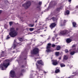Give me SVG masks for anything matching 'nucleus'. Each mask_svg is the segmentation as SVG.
I'll list each match as a JSON object with an SVG mask.
<instances>
[{
	"mask_svg": "<svg viewBox=\"0 0 78 78\" xmlns=\"http://www.w3.org/2000/svg\"><path fill=\"white\" fill-rule=\"evenodd\" d=\"M55 39L56 38V37H57V35H55Z\"/></svg>",
	"mask_w": 78,
	"mask_h": 78,
	"instance_id": "nucleus-44",
	"label": "nucleus"
},
{
	"mask_svg": "<svg viewBox=\"0 0 78 78\" xmlns=\"http://www.w3.org/2000/svg\"><path fill=\"white\" fill-rule=\"evenodd\" d=\"M10 76L12 78H14L16 76L15 72L14 70H12L10 72Z\"/></svg>",
	"mask_w": 78,
	"mask_h": 78,
	"instance_id": "nucleus-8",
	"label": "nucleus"
},
{
	"mask_svg": "<svg viewBox=\"0 0 78 78\" xmlns=\"http://www.w3.org/2000/svg\"><path fill=\"white\" fill-rule=\"evenodd\" d=\"M42 4V2H39V5H41Z\"/></svg>",
	"mask_w": 78,
	"mask_h": 78,
	"instance_id": "nucleus-37",
	"label": "nucleus"
},
{
	"mask_svg": "<svg viewBox=\"0 0 78 78\" xmlns=\"http://www.w3.org/2000/svg\"><path fill=\"white\" fill-rule=\"evenodd\" d=\"M68 78H73V77L72 76H70L69 77H68Z\"/></svg>",
	"mask_w": 78,
	"mask_h": 78,
	"instance_id": "nucleus-45",
	"label": "nucleus"
},
{
	"mask_svg": "<svg viewBox=\"0 0 78 78\" xmlns=\"http://www.w3.org/2000/svg\"><path fill=\"white\" fill-rule=\"evenodd\" d=\"M37 58V59H39V58Z\"/></svg>",
	"mask_w": 78,
	"mask_h": 78,
	"instance_id": "nucleus-59",
	"label": "nucleus"
},
{
	"mask_svg": "<svg viewBox=\"0 0 78 78\" xmlns=\"http://www.w3.org/2000/svg\"><path fill=\"white\" fill-rule=\"evenodd\" d=\"M61 59V57H60L59 58V59Z\"/></svg>",
	"mask_w": 78,
	"mask_h": 78,
	"instance_id": "nucleus-50",
	"label": "nucleus"
},
{
	"mask_svg": "<svg viewBox=\"0 0 78 78\" xmlns=\"http://www.w3.org/2000/svg\"><path fill=\"white\" fill-rule=\"evenodd\" d=\"M65 51L66 53H68V52H69V51H68V50H67V49H66L65 50Z\"/></svg>",
	"mask_w": 78,
	"mask_h": 78,
	"instance_id": "nucleus-36",
	"label": "nucleus"
},
{
	"mask_svg": "<svg viewBox=\"0 0 78 78\" xmlns=\"http://www.w3.org/2000/svg\"><path fill=\"white\" fill-rule=\"evenodd\" d=\"M70 14V11L69 10H66L65 13V15H69Z\"/></svg>",
	"mask_w": 78,
	"mask_h": 78,
	"instance_id": "nucleus-14",
	"label": "nucleus"
},
{
	"mask_svg": "<svg viewBox=\"0 0 78 78\" xmlns=\"http://www.w3.org/2000/svg\"><path fill=\"white\" fill-rule=\"evenodd\" d=\"M36 22H37V20H36L35 22V23H36Z\"/></svg>",
	"mask_w": 78,
	"mask_h": 78,
	"instance_id": "nucleus-51",
	"label": "nucleus"
},
{
	"mask_svg": "<svg viewBox=\"0 0 78 78\" xmlns=\"http://www.w3.org/2000/svg\"><path fill=\"white\" fill-rule=\"evenodd\" d=\"M60 33L62 35H65V34H67L69 33V32L67 30H64L61 31Z\"/></svg>",
	"mask_w": 78,
	"mask_h": 78,
	"instance_id": "nucleus-6",
	"label": "nucleus"
},
{
	"mask_svg": "<svg viewBox=\"0 0 78 78\" xmlns=\"http://www.w3.org/2000/svg\"><path fill=\"white\" fill-rule=\"evenodd\" d=\"M37 63L38 64H39V65L44 66V62H43L42 60H37Z\"/></svg>",
	"mask_w": 78,
	"mask_h": 78,
	"instance_id": "nucleus-11",
	"label": "nucleus"
},
{
	"mask_svg": "<svg viewBox=\"0 0 78 78\" xmlns=\"http://www.w3.org/2000/svg\"><path fill=\"white\" fill-rule=\"evenodd\" d=\"M47 28V27H45V28Z\"/></svg>",
	"mask_w": 78,
	"mask_h": 78,
	"instance_id": "nucleus-55",
	"label": "nucleus"
},
{
	"mask_svg": "<svg viewBox=\"0 0 78 78\" xmlns=\"http://www.w3.org/2000/svg\"><path fill=\"white\" fill-rule=\"evenodd\" d=\"M10 60L9 59L5 60L3 62V64H1L0 65V68L2 70H5V68H7L8 66L9 65V62Z\"/></svg>",
	"mask_w": 78,
	"mask_h": 78,
	"instance_id": "nucleus-1",
	"label": "nucleus"
},
{
	"mask_svg": "<svg viewBox=\"0 0 78 78\" xmlns=\"http://www.w3.org/2000/svg\"><path fill=\"white\" fill-rule=\"evenodd\" d=\"M2 12V11L1 10H0V14Z\"/></svg>",
	"mask_w": 78,
	"mask_h": 78,
	"instance_id": "nucleus-43",
	"label": "nucleus"
},
{
	"mask_svg": "<svg viewBox=\"0 0 78 78\" xmlns=\"http://www.w3.org/2000/svg\"><path fill=\"white\" fill-rule=\"evenodd\" d=\"M64 56L63 57L64 59H65V60H67L69 59V56L67 55H64Z\"/></svg>",
	"mask_w": 78,
	"mask_h": 78,
	"instance_id": "nucleus-16",
	"label": "nucleus"
},
{
	"mask_svg": "<svg viewBox=\"0 0 78 78\" xmlns=\"http://www.w3.org/2000/svg\"><path fill=\"white\" fill-rule=\"evenodd\" d=\"M36 66L37 69H38L39 72H40V70H42V66H41L36 64Z\"/></svg>",
	"mask_w": 78,
	"mask_h": 78,
	"instance_id": "nucleus-10",
	"label": "nucleus"
},
{
	"mask_svg": "<svg viewBox=\"0 0 78 78\" xmlns=\"http://www.w3.org/2000/svg\"><path fill=\"white\" fill-rule=\"evenodd\" d=\"M47 19H48V18H47Z\"/></svg>",
	"mask_w": 78,
	"mask_h": 78,
	"instance_id": "nucleus-58",
	"label": "nucleus"
},
{
	"mask_svg": "<svg viewBox=\"0 0 78 78\" xmlns=\"http://www.w3.org/2000/svg\"><path fill=\"white\" fill-rule=\"evenodd\" d=\"M34 24H30L29 25V27H34Z\"/></svg>",
	"mask_w": 78,
	"mask_h": 78,
	"instance_id": "nucleus-27",
	"label": "nucleus"
},
{
	"mask_svg": "<svg viewBox=\"0 0 78 78\" xmlns=\"http://www.w3.org/2000/svg\"><path fill=\"white\" fill-rule=\"evenodd\" d=\"M11 37V36L10 35H9H9H8L7 36V37L6 38V39H7V40H8V39H9Z\"/></svg>",
	"mask_w": 78,
	"mask_h": 78,
	"instance_id": "nucleus-24",
	"label": "nucleus"
},
{
	"mask_svg": "<svg viewBox=\"0 0 78 78\" xmlns=\"http://www.w3.org/2000/svg\"><path fill=\"white\" fill-rule=\"evenodd\" d=\"M57 24L56 23H53L51 24L49 26V27L51 28V30H53V28H54L56 27Z\"/></svg>",
	"mask_w": 78,
	"mask_h": 78,
	"instance_id": "nucleus-7",
	"label": "nucleus"
},
{
	"mask_svg": "<svg viewBox=\"0 0 78 78\" xmlns=\"http://www.w3.org/2000/svg\"><path fill=\"white\" fill-rule=\"evenodd\" d=\"M13 46L14 48H15L16 47V44H13Z\"/></svg>",
	"mask_w": 78,
	"mask_h": 78,
	"instance_id": "nucleus-39",
	"label": "nucleus"
},
{
	"mask_svg": "<svg viewBox=\"0 0 78 78\" xmlns=\"http://www.w3.org/2000/svg\"><path fill=\"white\" fill-rule=\"evenodd\" d=\"M65 24L63 23H60V27H62V26H65Z\"/></svg>",
	"mask_w": 78,
	"mask_h": 78,
	"instance_id": "nucleus-25",
	"label": "nucleus"
},
{
	"mask_svg": "<svg viewBox=\"0 0 78 78\" xmlns=\"http://www.w3.org/2000/svg\"><path fill=\"white\" fill-rule=\"evenodd\" d=\"M10 32L9 33V35L12 37H14L17 35L18 32L15 30V29L14 27L10 28Z\"/></svg>",
	"mask_w": 78,
	"mask_h": 78,
	"instance_id": "nucleus-2",
	"label": "nucleus"
},
{
	"mask_svg": "<svg viewBox=\"0 0 78 78\" xmlns=\"http://www.w3.org/2000/svg\"><path fill=\"white\" fill-rule=\"evenodd\" d=\"M21 67H22V68H23L24 67V65H22L21 66Z\"/></svg>",
	"mask_w": 78,
	"mask_h": 78,
	"instance_id": "nucleus-47",
	"label": "nucleus"
},
{
	"mask_svg": "<svg viewBox=\"0 0 78 78\" xmlns=\"http://www.w3.org/2000/svg\"><path fill=\"white\" fill-rule=\"evenodd\" d=\"M72 47L73 48V47H75V45L74 44L72 46Z\"/></svg>",
	"mask_w": 78,
	"mask_h": 78,
	"instance_id": "nucleus-41",
	"label": "nucleus"
},
{
	"mask_svg": "<svg viewBox=\"0 0 78 78\" xmlns=\"http://www.w3.org/2000/svg\"><path fill=\"white\" fill-rule=\"evenodd\" d=\"M24 59L25 60H26V58H24Z\"/></svg>",
	"mask_w": 78,
	"mask_h": 78,
	"instance_id": "nucleus-54",
	"label": "nucleus"
},
{
	"mask_svg": "<svg viewBox=\"0 0 78 78\" xmlns=\"http://www.w3.org/2000/svg\"><path fill=\"white\" fill-rule=\"evenodd\" d=\"M16 31H18V30H19V28L17 27L16 28Z\"/></svg>",
	"mask_w": 78,
	"mask_h": 78,
	"instance_id": "nucleus-40",
	"label": "nucleus"
},
{
	"mask_svg": "<svg viewBox=\"0 0 78 78\" xmlns=\"http://www.w3.org/2000/svg\"><path fill=\"white\" fill-rule=\"evenodd\" d=\"M71 1H72V0H68V2H71Z\"/></svg>",
	"mask_w": 78,
	"mask_h": 78,
	"instance_id": "nucleus-46",
	"label": "nucleus"
},
{
	"mask_svg": "<svg viewBox=\"0 0 78 78\" xmlns=\"http://www.w3.org/2000/svg\"><path fill=\"white\" fill-rule=\"evenodd\" d=\"M2 53L1 54V56L2 57H5V56H6V55L4 54L5 51H2Z\"/></svg>",
	"mask_w": 78,
	"mask_h": 78,
	"instance_id": "nucleus-17",
	"label": "nucleus"
},
{
	"mask_svg": "<svg viewBox=\"0 0 78 78\" xmlns=\"http://www.w3.org/2000/svg\"><path fill=\"white\" fill-rule=\"evenodd\" d=\"M76 52H75L74 51H71L70 52V55H74V54H75V53H76Z\"/></svg>",
	"mask_w": 78,
	"mask_h": 78,
	"instance_id": "nucleus-21",
	"label": "nucleus"
},
{
	"mask_svg": "<svg viewBox=\"0 0 78 78\" xmlns=\"http://www.w3.org/2000/svg\"><path fill=\"white\" fill-rule=\"evenodd\" d=\"M13 23L12 22H9V24L10 26H11L12 25Z\"/></svg>",
	"mask_w": 78,
	"mask_h": 78,
	"instance_id": "nucleus-29",
	"label": "nucleus"
},
{
	"mask_svg": "<svg viewBox=\"0 0 78 78\" xmlns=\"http://www.w3.org/2000/svg\"><path fill=\"white\" fill-rule=\"evenodd\" d=\"M60 73V69H57V68H56V69L55 70V73Z\"/></svg>",
	"mask_w": 78,
	"mask_h": 78,
	"instance_id": "nucleus-13",
	"label": "nucleus"
},
{
	"mask_svg": "<svg viewBox=\"0 0 78 78\" xmlns=\"http://www.w3.org/2000/svg\"><path fill=\"white\" fill-rule=\"evenodd\" d=\"M56 50L57 51L61 49V46L59 45L57 46L56 48Z\"/></svg>",
	"mask_w": 78,
	"mask_h": 78,
	"instance_id": "nucleus-19",
	"label": "nucleus"
},
{
	"mask_svg": "<svg viewBox=\"0 0 78 78\" xmlns=\"http://www.w3.org/2000/svg\"><path fill=\"white\" fill-rule=\"evenodd\" d=\"M72 24L73 27H75L76 25V23L75 22H73L72 23Z\"/></svg>",
	"mask_w": 78,
	"mask_h": 78,
	"instance_id": "nucleus-20",
	"label": "nucleus"
},
{
	"mask_svg": "<svg viewBox=\"0 0 78 78\" xmlns=\"http://www.w3.org/2000/svg\"><path fill=\"white\" fill-rule=\"evenodd\" d=\"M67 43H70L72 42V40L70 38H67L66 40Z\"/></svg>",
	"mask_w": 78,
	"mask_h": 78,
	"instance_id": "nucleus-15",
	"label": "nucleus"
},
{
	"mask_svg": "<svg viewBox=\"0 0 78 78\" xmlns=\"http://www.w3.org/2000/svg\"><path fill=\"white\" fill-rule=\"evenodd\" d=\"M60 65L61 67H65L66 66V65L63 63H60Z\"/></svg>",
	"mask_w": 78,
	"mask_h": 78,
	"instance_id": "nucleus-22",
	"label": "nucleus"
},
{
	"mask_svg": "<svg viewBox=\"0 0 78 78\" xmlns=\"http://www.w3.org/2000/svg\"><path fill=\"white\" fill-rule=\"evenodd\" d=\"M36 73H37V71H36Z\"/></svg>",
	"mask_w": 78,
	"mask_h": 78,
	"instance_id": "nucleus-52",
	"label": "nucleus"
},
{
	"mask_svg": "<svg viewBox=\"0 0 78 78\" xmlns=\"http://www.w3.org/2000/svg\"><path fill=\"white\" fill-rule=\"evenodd\" d=\"M51 43H48V45L46 47V51L47 53H48L49 52H51V50L50 49V48H51Z\"/></svg>",
	"mask_w": 78,
	"mask_h": 78,
	"instance_id": "nucleus-5",
	"label": "nucleus"
},
{
	"mask_svg": "<svg viewBox=\"0 0 78 78\" xmlns=\"http://www.w3.org/2000/svg\"><path fill=\"white\" fill-rule=\"evenodd\" d=\"M59 38H56V39H58Z\"/></svg>",
	"mask_w": 78,
	"mask_h": 78,
	"instance_id": "nucleus-53",
	"label": "nucleus"
},
{
	"mask_svg": "<svg viewBox=\"0 0 78 78\" xmlns=\"http://www.w3.org/2000/svg\"><path fill=\"white\" fill-rule=\"evenodd\" d=\"M76 9H78V5H77V6H76Z\"/></svg>",
	"mask_w": 78,
	"mask_h": 78,
	"instance_id": "nucleus-42",
	"label": "nucleus"
},
{
	"mask_svg": "<svg viewBox=\"0 0 78 78\" xmlns=\"http://www.w3.org/2000/svg\"><path fill=\"white\" fill-rule=\"evenodd\" d=\"M66 22H67V21L66 20H64L63 23L65 24Z\"/></svg>",
	"mask_w": 78,
	"mask_h": 78,
	"instance_id": "nucleus-35",
	"label": "nucleus"
},
{
	"mask_svg": "<svg viewBox=\"0 0 78 78\" xmlns=\"http://www.w3.org/2000/svg\"><path fill=\"white\" fill-rule=\"evenodd\" d=\"M55 46H56V45L54 44H53L52 45L51 47H53V48H55Z\"/></svg>",
	"mask_w": 78,
	"mask_h": 78,
	"instance_id": "nucleus-32",
	"label": "nucleus"
},
{
	"mask_svg": "<svg viewBox=\"0 0 78 78\" xmlns=\"http://www.w3.org/2000/svg\"><path fill=\"white\" fill-rule=\"evenodd\" d=\"M34 28H30L29 30L30 31H33L34 30Z\"/></svg>",
	"mask_w": 78,
	"mask_h": 78,
	"instance_id": "nucleus-28",
	"label": "nucleus"
},
{
	"mask_svg": "<svg viewBox=\"0 0 78 78\" xmlns=\"http://www.w3.org/2000/svg\"><path fill=\"white\" fill-rule=\"evenodd\" d=\"M24 72H25V70H24V69L21 70V72L22 73H23Z\"/></svg>",
	"mask_w": 78,
	"mask_h": 78,
	"instance_id": "nucleus-34",
	"label": "nucleus"
},
{
	"mask_svg": "<svg viewBox=\"0 0 78 78\" xmlns=\"http://www.w3.org/2000/svg\"><path fill=\"white\" fill-rule=\"evenodd\" d=\"M40 7V6H37V8H39Z\"/></svg>",
	"mask_w": 78,
	"mask_h": 78,
	"instance_id": "nucleus-48",
	"label": "nucleus"
},
{
	"mask_svg": "<svg viewBox=\"0 0 78 78\" xmlns=\"http://www.w3.org/2000/svg\"><path fill=\"white\" fill-rule=\"evenodd\" d=\"M15 53V51H12V53Z\"/></svg>",
	"mask_w": 78,
	"mask_h": 78,
	"instance_id": "nucleus-49",
	"label": "nucleus"
},
{
	"mask_svg": "<svg viewBox=\"0 0 78 78\" xmlns=\"http://www.w3.org/2000/svg\"><path fill=\"white\" fill-rule=\"evenodd\" d=\"M54 33H55V31H54Z\"/></svg>",
	"mask_w": 78,
	"mask_h": 78,
	"instance_id": "nucleus-60",
	"label": "nucleus"
},
{
	"mask_svg": "<svg viewBox=\"0 0 78 78\" xmlns=\"http://www.w3.org/2000/svg\"><path fill=\"white\" fill-rule=\"evenodd\" d=\"M22 75H23V74H22V73H21L18 76L19 77H20V76H22Z\"/></svg>",
	"mask_w": 78,
	"mask_h": 78,
	"instance_id": "nucleus-30",
	"label": "nucleus"
},
{
	"mask_svg": "<svg viewBox=\"0 0 78 78\" xmlns=\"http://www.w3.org/2000/svg\"><path fill=\"white\" fill-rule=\"evenodd\" d=\"M39 48H35L31 51V53L32 55H37L36 56H39Z\"/></svg>",
	"mask_w": 78,
	"mask_h": 78,
	"instance_id": "nucleus-3",
	"label": "nucleus"
},
{
	"mask_svg": "<svg viewBox=\"0 0 78 78\" xmlns=\"http://www.w3.org/2000/svg\"><path fill=\"white\" fill-rule=\"evenodd\" d=\"M59 52H55V55L57 56H59Z\"/></svg>",
	"mask_w": 78,
	"mask_h": 78,
	"instance_id": "nucleus-26",
	"label": "nucleus"
},
{
	"mask_svg": "<svg viewBox=\"0 0 78 78\" xmlns=\"http://www.w3.org/2000/svg\"><path fill=\"white\" fill-rule=\"evenodd\" d=\"M52 41H55V38H54V37H52Z\"/></svg>",
	"mask_w": 78,
	"mask_h": 78,
	"instance_id": "nucleus-38",
	"label": "nucleus"
},
{
	"mask_svg": "<svg viewBox=\"0 0 78 78\" xmlns=\"http://www.w3.org/2000/svg\"><path fill=\"white\" fill-rule=\"evenodd\" d=\"M18 39L20 41L22 42L23 41V38H19Z\"/></svg>",
	"mask_w": 78,
	"mask_h": 78,
	"instance_id": "nucleus-23",
	"label": "nucleus"
},
{
	"mask_svg": "<svg viewBox=\"0 0 78 78\" xmlns=\"http://www.w3.org/2000/svg\"><path fill=\"white\" fill-rule=\"evenodd\" d=\"M20 44V43H17V45H18V46H19L20 45H21V44Z\"/></svg>",
	"mask_w": 78,
	"mask_h": 78,
	"instance_id": "nucleus-31",
	"label": "nucleus"
},
{
	"mask_svg": "<svg viewBox=\"0 0 78 78\" xmlns=\"http://www.w3.org/2000/svg\"><path fill=\"white\" fill-rule=\"evenodd\" d=\"M44 31H46V30H44Z\"/></svg>",
	"mask_w": 78,
	"mask_h": 78,
	"instance_id": "nucleus-56",
	"label": "nucleus"
},
{
	"mask_svg": "<svg viewBox=\"0 0 78 78\" xmlns=\"http://www.w3.org/2000/svg\"><path fill=\"white\" fill-rule=\"evenodd\" d=\"M62 6H60L59 8H57L54 11L55 13H56L57 14L58 13V12H59L60 10L61 9H62Z\"/></svg>",
	"mask_w": 78,
	"mask_h": 78,
	"instance_id": "nucleus-9",
	"label": "nucleus"
},
{
	"mask_svg": "<svg viewBox=\"0 0 78 78\" xmlns=\"http://www.w3.org/2000/svg\"><path fill=\"white\" fill-rule=\"evenodd\" d=\"M44 73H45V72H44Z\"/></svg>",
	"mask_w": 78,
	"mask_h": 78,
	"instance_id": "nucleus-57",
	"label": "nucleus"
},
{
	"mask_svg": "<svg viewBox=\"0 0 78 78\" xmlns=\"http://www.w3.org/2000/svg\"><path fill=\"white\" fill-rule=\"evenodd\" d=\"M52 64L54 66H56L58 65V61L56 60H52Z\"/></svg>",
	"mask_w": 78,
	"mask_h": 78,
	"instance_id": "nucleus-12",
	"label": "nucleus"
},
{
	"mask_svg": "<svg viewBox=\"0 0 78 78\" xmlns=\"http://www.w3.org/2000/svg\"><path fill=\"white\" fill-rule=\"evenodd\" d=\"M31 5V3L30 1L27 2L26 3L22 5V6L24 7L25 9H27Z\"/></svg>",
	"mask_w": 78,
	"mask_h": 78,
	"instance_id": "nucleus-4",
	"label": "nucleus"
},
{
	"mask_svg": "<svg viewBox=\"0 0 78 78\" xmlns=\"http://www.w3.org/2000/svg\"><path fill=\"white\" fill-rule=\"evenodd\" d=\"M57 2H55V3L53 4V6H55L56 5H57Z\"/></svg>",
	"mask_w": 78,
	"mask_h": 78,
	"instance_id": "nucleus-33",
	"label": "nucleus"
},
{
	"mask_svg": "<svg viewBox=\"0 0 78 78\" xmlns=\"http://www.w3.org/2000/svg\"><path fill=\"white\" fill-rule=\"evenodd\" d=\"M50 20H52L53 21V22H55V21H56V18L54 17H52L50 19Z\"/></svg>",
	"mask_w": 78,
	"mask_h": 78,
	"instance_id": "nucleus-18",
	"label": "nucleus"
}]
</instances>
